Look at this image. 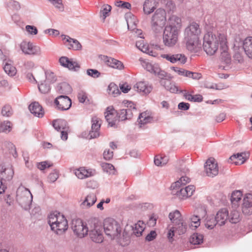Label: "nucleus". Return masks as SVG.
<instances>
[{"mask_svg":"<svg viewBox=\"0 0 252 252\" xmlns=\"http://www.w3.org/2000/svg\"><path fill=\"white\" fill-rule=\"evenodd\" d=\"M204 236L198 233H193L189 238V242L193 245H200L203 243Z\"/></svg>","mask_w":252,"mask_h":252,"instance_id":"nucleus-40","label":"nucleus"},{"mask_svg":"<svg viewBox=\"0 0 252 252\" xmlns=\"http://www.w3.org/2000/svg\"><path fill=\"white\" fill-rule=\"evenodd\" d=\"M20 48L22 52L26 55H39L41 52L39 47L34 46L30 42H22L20 44Z\"/></svg>","mask_w":252,"mask_h":252,"instance_id":"nucleus-12","label":"nucleus"},{"mask_svg":"<svg viewBox=\"0 0 252 252\" xmlns=\"http://www.w3.org/2000/svg\"><path fill=\"white\" fill-rule=\"evenodd\" d=\"M62 36L63 37V40H65V42L68 43L66 46L69 49H73L74 50H79L81 49L82 45L77 40L64 35H62Z\"/></svg>","mask_w":252,"mask_h":252,"instance_id":"nucleus-24","label":"nucleus"},{"mask_svg":"<svg viewBox=\"0 0 252 252\" xmlns=\"http://www.w3.org/2000/svg\"><path fill=\"white\" fill-rule=\"evenodd\" d=\"M58 177L59 176L58 172L54 170L53 172L51 173L49 175L48 179L50 182L53 183L57 180Z\"/></svg>","mask_w":252,"mask_h":252,"instance_id":"nucleus-60","label":"nucleus"},{"mask_svg":"<svg viewBox=\"0 0 252 252\" xmlns=\"http://www.w3.org/2000/svg\"><path fill=\"white\" fill-rule=\"evenodd\" d=\"M154 74L157 75L158 77L160 79V80H167L166 77H167V73L164 70H161L158 66L156 67Z\"/></svg>","mask_w":252,"mask_h":252,"instance_id":"nucleus-52","label":"nucleus"},{"mask_svg":"<svg viewBox=\"0 0 252 252\" xmlns=\"http://www.w3.org/2000/svg\"><path fill=\"white\" fill-rule=\"evenodd\" d=\"M27 32L32 35H36L38 33L37 29L34 26L27 25L25 27Z\"/></svg>","mask_w":252,"mask_h":252,"instance_id":"nucleus-57","label":"nucleus"},{"mask_svg":"<svg viewBox=\"0 0 252 252\" xmlns=\"http://www.w3.org/2000/svg\"><path fill=\"white\" fill-rule=\"evenodd\" d=\"M101 59L110 67L119 70H122L124 68V65L123 63L114 58L107 56H103Z\"/></svg>","mask_w":252,"mask_h":252,"instance_id":"nucleus-21","label":"nucleus"},{"mask_svg":"<svg viewBox=\"0 0 252 252\" xmlns=\"http://www.w3.org/2000/svg\"><path fill=\"white\" fill-rule=\"evenodd\" d=\"M219 37L220 44L221 60L226 64H228L231 63V57L227 51L228 48L226 36L224 34H220Z\"/></svg>","mask_w":252,"mask_h":252,"instance_id":"nucleus-11","label":"nucleus"},{"mask_svg":"<svg viewBox=\"0 0 252 252\" xmlns=\"http://www.w3.org/2000/svg\"><path fill=\"white\" fill-rule=\"evenodd\" d=\"M103 229L105 234L112 239L120 235L122 231V228L119 223L112 218H107L104 220Z\"/></svg>","mask_w":252,"mask_h":252,"instance_id":"nucleus-7","label":"nucleus"},{"mask_svg":"<svg viewBox=\"0 0 252 252\" xmlns=\"http://www.w3.org/2000/svg\"><path fill=\"white\" fill-rule=\"evenodd\" d=\"M218 224L220 226L225 224V221L228 220V211L226 208H222L220 210L215 217Z\"/></svg>","mask_w":252,"mask_h":252,"instance_id":"nucleus-25","label":"nucleus"},{"mask_svg":"<svg viewBox=\"0 0 252 252\" xmlns=\"http://www.w3.org/2000/svg\"><path fill=\"white\" fill-rule=\"evenodd\" d=\"M71 228L74 234L79 237L83 238L88 234L89 228L81 219H74L72 220Z\"/></svg>","mask_w":252,"mask_h":252,"instance_id":"nucleus-10","label":"nucleus"},{"mask_svg":"<svg viewBox=\"0 0 252 252\" xmlns=\"http://www.w3.org/2000/svg\"><path fill=\"white\" fill-rule=\"evenodd\" d=\"M160 84L163 86L164 88L172 93H177L178 91V87L174 83H172L169 80H162L160 81Z\"/></svg>","mask_w":252,"mask_h":252,"instance_id":"nucleus-33","label":"nucleus"},{"mask_svg":"<svg viewBox=\"0 0 252 252\" xmlns=\"http://www.w3.org/2000/svg\"><path fill=\"white\" fill-rule=\"evenodd\" d=\"M120 89L121 91L126 94L128 93L131 89V87L127 83H120L119 85Z\"/></svg>","mask_w":252,"mask_h":252,"instance_id":"nucleus-59","label":"nucleus"},{"mask_svg":"<svg viewBox=\"0 0 252 252\" xmlns=\"http://www.w3.org/2000/svg\"><path fill=\"white\" fill-rule=\"evenodd\" d=\"M1 113L3 116L8 117L12 115L13 111L10 105H6L2 107Z\"/></svg>","mask_w":252,"mask_h":252,"instance_id":"nucleus-53","label":"nucleus"},{"mask_svg":"<svg viewBox=\"0 0 252 252\" xmlns=\"http://www.w3.org/2000/svg\"><path fill=\"white\" fill-rule=\"evenodd\" d=\"M111 10V6L108 4L103 5V9L101 11V14L103 16V19H105L106 17L109 15V13Z\"/></svg>","mask_w":252,"mask_h":252,"instance_id":"nucleus-56","label":"nucleus"},{"mask_svg":"<svg viewBox=\"0 0 252 252\" xmlns=\"http://www.w3.org/2000/svg\"><path fill=\"white\" fill-rule=\"evenodd\" d=\"M187 77L192 78L193 79L198 80L201 77V74L197 72H193L190 71H188L186 73Z\"/></svg>","mask_w":252,"mask_h":252,"instance_id":"nucleus-58","label":"nucleus"},{"mask_svg":"<svg viewBox=\"0 0 252 252\" xmlns=\"http://www.w3.org/2000/svg\"><path fill=\"white\" fill-rule=\"evenodd\" d=\"M242 196V193L240 190H235L232 193L230 200L235 207L238 206V203L241 200Z\"/></svg>","mask_w":252,"mask_h":252,"instance_id":"nucleus-41","label":"nucleus"},{"mask_svg":"<svg viewBox=\"0 0 252 252\" xmlns=\"http://www.w3.org/2000/svg\"><path fill=\"white\" fill-rule=\"evenodd\" d=\"M96 197L94 193H90L86 197L84 201L81 204V206L83 208L85 206L87 208H88L93 205L96 201Z\"/></svg>","mask_w":252,"mask_h":252,"instance_id":"nucleus-31","label":"nucleus"},{"mask_svg":"<svg viewBox=\"0 0 252 252\" xmlns=\"http://www.w3.org/2000/svg\"><path fill=\"white\" fill-rule=\"evenodd\" d=\"M240 214L239 212L236 210L231 211L228 215V220L232 223H236L239 221Z\"/></svg>","mask_w":252,"mask_h":252,"instance_id":"nucleus-44","label":"nucleus"},{"mask_svg":"<svg viewBox=\"0 0 252 252\" xmlns=\"http://www.w3.org/2000/svg\"><path fill=\"white\" fill-rule=\"evenodd\" d=\"M52 126L58 131H63L64 129L69 130V126L67 122L63 119L54 120L52 122Z\"/></svg>","mask_w":252,"mask_h":252,"instance_id":"nucleus-29","label":"nucleus"},{"mask_svg":"<svg viewBox=\"0 0 252 252\" xmlns=\"http://www.w3.org/2000/svg\"><path fill=\"white\" fill-rule=\"evenodd\" d=\"M167 22L166 12L162 8H158L156 10L151 17V27L155 33L161 32L164 27H165Z\"/></svg>","mask_w":252,"mask_h":252,"instance_id":"nucleus-5","label":"nucleus"},{"mask_svg":"<svg viewBox=\"0 0 252 252\" xmlns=\"http://www.w3.org/2000/svg\"><path fill=\"white\" fill-rule=\"evenodd\" d=\"M219 43H220L219 37L218 38H214L212 34H206L203 38V49L207 55H213L218 49Z\"/></svg>","mask_w":252,"mask_h":252,"instance_id":"nucleus-8","label":"nucleus"},{"mask_svg":"<svg viewBox=\"0 0 252 252\" xmlns=\"http://www.w3.org/2000/svg\"><path fill=\"white\" fill-rule=\"evenodd\" d=\"M145 229V224L142 221H138L132 227L133 234L136 237H140Z\"/></svg>","mask_w":252,"mask_h":252,"instance_id":"nucleus-36","label":"nucleus"},{"mask_svg":"<svg viewBox=\"0 0 252 252\" xmlns=\"http://www.w3.org/2000/svg\"><path fill=\"white\" fill-rule=\"evenodd\" d=\"M99 118L94 117L92 118V128L89 135L90 139L95 138L99 136V129L101 124L99 123Z\"/></svg>","mask_w":252,"mask_h":252,"instance_id":"nucleus-18","label":"nucleus"},{"mask_svg":"<svg viewBox=\"0 0 252 252\" xmlns=\"http://www.w3.org/2000/svg\"><path fill=\"white\" fill-rule=\"evenodd\" d=\"M172 69L175 71V72H177L179 75L186 76V72H188L189 70H187L184 69L176 67H172Z\"/></svg>","mask_w":252,"mask_h":252,"instance_id":"nucleus-64","label":"nucleus"},{"mask_svg":"<svg viewBox=\"0 0 252 252\" xmlns=\"http://www.w3.org/2000/svg\"><path fill=\"white\" fill-rule=\"evenodd\" d=\"M134 87L137 88V91L142 92L145 94H149L153 89L152 85H149L145 82L143 81L136 83Z\"/></svg>","mask_w":252,"mask_h":252,"instance_id":"nucleus-30","label":"nucleus"},{"mask_svg":"<svg viewBox=\"0 0 252 252\" xmlns=\"http://www.w3.org/2000/svg\"><path fill=\"white\" fill-rule=\"evenodd\" d=\"M59 63L62 66L71 71H78L80 68V65L76 61L65 56L60 58Z\"/></svg>","mask_w":252,"mask_h":252,"instance_id":"nucleus-14","label":"nucleus"},{"mask_svg":"<svg viewBox=\"0 0 252 252\" xmlns=\"http://www.w3.org/2000/svg\"><path fill=\"white\" fill-rule=\"evenodd\" d=\"M206 175L210 177H214L218 175L219 169L218 164L214 158H209L204 165Z\"/></svg>","mask_w":252,"mask_h":252,"instance_id":"nucleus-13","label":"nucleus"},{"mask_svg":"<svg viewBox=\"0 0 252 252\" xmlns=\"http://www.w3.org/2000/svg\"><path fill=\"white\" fill-rule=\"evenodd\" d=\"M13 174L14 171L11 168L0 166V194L4 192L6 188V182L12 179Z\"/></svg>","mask_w":252,"mask_h":252,"instance_id":"nucleus-9","label":"nucleus"},{"mask_svg":"<svg viewBox=\"0 0 252 252\" xmlns=\"http://www.w3.org/2000/svg\"><path fill=\"white\" fill-rule=\"evenodd\" d=\"M101 167L104 172H106L109 174H115V169L112 164L104 162L101 164Z\"/></svg>","mask_w":252,"mask_h":252,"instance_id":"nucleus-46","label":"nucleus"},{"mask_svg":"<svg viewBox=\"0 0 252 252\" xmlns=\"http://www.w3.org/2000/svg\"><path fill=\"white\" fill-rule=\"evenodd\" d=\"M242 212L247 215L252 214V194H246L244 198Z\"/></svg>","mask_w":252,"mask_h":252,"instance_id":"nucleus-19","label":"nucleus"},{"mask_svg":"<svg viewBox=\"0 0 252 252\" xmlns=\"http://www.w3.org/2000/svg\"><path fill=\"white\" fill-rule=\"evenodd\" d=\"M29 109L32 114L38 118H42L44 116V112L42 107L37 102L31 104Z\"/></svg>","mask_w":252,"mask_h":252,"instance_id":"nucleus-26","label":"nucleus"},{"mask_svg":"<svg viewBox=\"0 0 252 252\" xmlns=\"http://www.w3.org/2000/svg\"><path fill=\"white\" fill-rule=\"evenodd\" d=\"M75 174L76 176L80 179L88 178L93 175L91 171L85 169L84 167H81L77 170Z\"/></svg>","mask_w":252,"mask_h":252,"instance_id":"nucleus-38","label":"nucleus"},{"mask_svg":"<svg viewBox=\"0 0 252 252\" xmlns=\"http://www.w3.org/2000/svg\"><path fill=\"white\" fill-rule=\"evenodd\" d=\"M56 90L59 94H68L72 91L71 86L66 82L59 84L57 86Z\"/></svg>","mask_w":252,"mask_h":252,"instance_id":"nucleus-35","label":"nucleus"},{"mask_svg":"<svg viewBox=\"0 0 252 252\" xmlns=\"http://www.w3.org/2000/svg\"><path fill=\"white\" fill-rule=\"evenodd\" d=\"M157 236V233L155 230H152L151 232L146 236L145 239L147 241H151L156 238Z\"/></svg>","mask_w":252,"mask_h":252,"instance_id":"nucleus-63","label":"nucleus"},{"mask_svg":"<svg viewBox=\"0 0 252 252\" xmlns=\"http://www.w3.org/2000/svg\"><path fill=\"white\" fill-rule=\"evenodd\" d=\"M3 69L5 73L10 76H13L16 73V68L11 63L8 62L5 63Z\"/></svg>","mask_w":252,"mask_h":252,"instance_id":"nucleus-42","label":"nucleus"},{"mask_svg":"<svg viewBox=\"0 0 252 252\" xmlns=\"http://www.w3.org/2000/svg\"><path fill=\"white\" fill-rule=\"evenodd\" d=\"M100 228V226L96 225L95 223H94V228H90L89 229L90 238L94 242L101 243L103 241V237L102 230Z\"/></svg>","mask_w":252,"mask_h":252,"instance_id":"nucleus-16","label":"nucleus"},{"mask_svg":"<svg viewBox=\"0 0 252 252\" xmlns=\"http://www.w3.org/2000/svg\"><path fill=\"white\" fill-rule=\"evenodd\" d=\"M144 67L147 69V71L153 72L154 73V71L156 69V67L158 66H153L151 63H144V64L143 65Z\"/></svg>","mask_w":252,"mask_h":252,"instance_id":"nucleus-62","label":"nucleus"},{"mask_svg":"<svg viewBox=\"0 0 252 252\" xmlns=\"http://www.w3.org/2000/svg\"><path fill=\"white\" fill-rule=\"evenodd\" d=\"M218 224V222L214 216H211L206 219L205 225L206 228L212 229Z\"/></svg>","mask_w":252,"mask_h":252,"instance_id":"nucleus-43","label":"nucleus"},{"mask_svg":"<svg viewBox=\"0 0 252 252\" xmlns=\"http://www.w3.org/2000/svg\"><path fill=\"white\" fill-rule=\"evenodd\" d=\"M109 94H112L114 96H116L121 94V92L118 87L114 83H111L108 86Z\"/></svg>","mask_w":252,"mask_h":252,"instance_id":"nucleus-45","label":"nucleus"},{"mask_svg":"<svg viewBox=\"0 0 252 252\" xmlns=\"http://www.w3.org/2000/svg\"><path fill=\"white\" fill-rule=\"evenodd\" d=\"M182 26L181 19L176 15L171 16L163 34V42L166 46L173 47L177 42Z\"/></svg>","mask_w":252,"mask_h":252,"instance_id":"nucleus-1","label":"nucleus"},{"mask_svg":"<svg viewBox=\"0 0 252 252\" xmlns=\"http://www.w3.org/2000/svg\"><path fill=\"white\" fill-rule=\"evenodd\" d=\"M52 163H49L47 161L38 162L36 164V167L40 170H43L46 168H49L52 166Z\"/></svg>","mask_w":252,"mask_h":252,"instance_id":"nucleus-55","label":"nucleus"},{"mask_svg":"<svg viewBox=\"0 0 252 252\" xmlns=\"http://www.w3.org/2000/svg\"><path fill=\"white\" fill-rule=\"evenodd\" d=\"M184 96L187 100L192 102H200L203 100V97L200 94L192 95L190 94H186Z\"/></svg>","mask_w":252,"mask_h":252,"instance_id":"nucleus-47","label":"nucleus"},{"mask_svg":"<svg viewBox=\"0 0 252 252\" xmlns=\"http://www.w3.org/2000/svg\"><path fill=\"white\" fill-rule=\"evenodd\" d=\"M173 228L179 235L184 234L187 229V225L183 221L173 224Z\"/></svg>","mask_w":252,"mask_h":252,"instance_id":"nucleus-39","label":"nucleus"},{"mask_svg":"<svg viewBox=\"0 0 252 252\" xmlns=\"http://www.w3.org/2000/svg\"><path fill=\"white\" fill-rule=\"evenodd\" d=\"M45 74L46 76V80L45 81L49 84L54 83L57 81V77L56 75L51 71H46Z\"/></svg>","mask_w":252,"mask_h":252,"instance_id":"nucleus-49","label":"nucleus"},{"mask_svg":"<svg viewBox=\"0 0 252 252\" xmlns=\"http://www.w3.org/2000/svg\"><path fill=\"white\" fill-rule=\"evenodd\" d=\"M11 130L10 122L0 121V132H8Z\"/></svg>","mask_w":252,"mask_h":252,"instance_id":"nucleus-50","label":"nucleus"},{"mask_svg":"<svg viewBox=\"0 0 252 252\" xmlns=\"http://www.w3.org/2000/svg\"><path fill=\"white\" fill-rule=\"evenodd\" d=\"M200 33L199 25L195 22L190 24L185 30L184 42L187 49L192 53H197L200 48L201 43H199Z\"/></svg>","mask_w":252,"mask_h":252,"instance_id":"nucleus-2","label":"nucleus"},{"mask_svg":"<svg viewBox=\"0 0 252 252\" xmlns=\"http://www.w3.org/2000/svg\"><path fill=\"white\" fill-rule=\"evenodd\" d=\"M55 104L58 109L63 111L67 110L71 106V100L67 96L61 95L56 98Z\"/></svg>","mask_w":252,"mask_h":252,"instance_id":"nucleus-15","label":"nucleus"},{"mask_svg":"<svg viewBox=\"0 0 252 252\" xmlns=\"http://www.w3.org/2000/svg\"><path fill=\"white\" fill-rule=\"evenodd\" d=\"M190 182V179L187 176H182L180 179L171 186L172 194L176 195L179 198L184 199L191 196L195 191V188L193 185L186 187L184 186Z\"/></svg>","mask_w":252,"mask_h":252,"instance_id":"nucleus-3","label":"nucleus"},{"mask_svg":"<svg viewBox=\"0 0 252 252\" xmlns=\"http://www.w3.org/2000/svg\"><path fill=\"white\" fill-rule=\"evenodd\" d=\"M161 57L173 63L179 62L181 63L184 64L187 61V58L185 55L182 54H177L174 55L170 54H162Z\"/></svg>","mask_w":252,"mask_h":252,"instance_id":"nucleus-20","label":"nucleus"},{"mask_svg":"<svg viewBox=\"0 0 252 252\" xmlns=\"http://www.w3.org/2000/svg\"><path fill=\"white\" fill-rule=\"evenodd\" d=\"M116 116L119 121H125L130 119L133 116L132 112L130 109H122L116 111Z\"/></svg>","mask_w":252,"mask_h":252,"instance_id":"nucleus-28","label":"nucleus"},{"mask_svg":"<svg viewBox=\"0 0 252 252\" xmlns=\"http://www.w3.org/2000/svg\"><path fill=\"white\" fill-rule=\"evenodd\" d=\"M105 114V118L108 123V126L111 127H115L117 119L115 117V115H116V113L113 107H108Z\"/></svg>","mask_w":252,"mask_h":252,"instance_id":"nucleus-22","label":"nucleus"},{"mask_svg":"<svg viewBox=\"0 0 252 252\" xmlns=\"http://www.w3.org/2000/svg\"><path fill=\"white\" fill-rule=\"evenodd\" d=\"M156 8L155 0H146L145 1L143 4V11L145 14H151Z\"/></svg>","mask_w":252,"mask_h":252,"instance_id":"nucleus-34","label":"nucleus"},{"mask_svg":"<svg viewBox=\"0 0 252 252\" xmlns=\"http://www.w3.org/2000/svg\"><path fill=\"white\" fill-rule=\"evenodd\" d=\"M207 214L206 210L202 207L197 208L194 212V214L190 218L191 222L194 224V227H197L200 224V220L204 218Z\"/></svg>","mask_w":252,"mask_h":252,"instance_id":"nucleus-17","label":"nucleus"},{"mask_svg":"<svg viewBox=\"0 0 252 252\" xmlns=\"http://www.w3.org/2000/svg\"><path fill=\"white\" fill-rule=\"evenodd\" d=\"M86 72L88 75L94 78H98L100 76V73L94 69H88Z\"/></svg>","mask_w":252,"mask_h":252,"instance_id":"nucleus-54","label":"nucleus"},{"mask_svg":"<svg viewBox=\"0 0 252 252\" xmlns=\"http://www.w3.org/2000/svg\"><path fill=\"white\" fill-rule=\"evenodd\" d=\"M16 200L25 210L30 209L32 201V195L30 191L24 187H20L17 191Z\"/></svg>","mask_w":252,"mask_h":252,"instance_id":"nucleus-6","label":"nucleus"},{"mask_svg":"<svg viewBox=\"0 0 252 252\" xmlns=\"http://www.w3.org/2000/svg\"><path fill=\"white\" fill-rule=\"evenodd\" d=\"M168 217L173 224L183 221L181 214L178 210L170 213Z\"/></svg>","mask_w":252,"mask_h":252,"instance_id":"nucleus-37","label":"nucleus"},{"mask_svg":"<svg viewBox=\"0 0 252 252\" xmlns=\"http://www.w3.org/2000/svg\"><path fill=\"white\" fill-rule=\"evenodd\" d=\"M48 221L52 230L58 235L63 234L68 228L67 220L59 212H55L50 214Z\"/></svg>","mask_w":252,"mask_h":252,"instance_id":"nucleus-4","label":"nucleus"},{"mask_svg":"<svg viewBox=\"0 0 252 252\" xmlns=\"http://www.w3.org/2000/svg\"><path fill=\"white\" fill-rule=\"evenodd\" d=\"M152 122H153V117L147 111L140 113L137 120L140 127Z\"/></svg>","mask_w":252,"mask_h":252,"instance_id":"nucleus-27","label":"nucleus"},{"mask_svg":"<svg viewBox=\"0 0 252 252\" xmlns=\"http://www.w3.org/2000/svg\"><path fill=\"white\" fill-rule=\"evenodd\" d=\"M249 152H242L231 156L229 159L232 161L235 165L242 164L248 158Z\"/></svg>","mask_w":252,"mask_h":252,"instance_id":"nucleus-23","label":"nucleus"},{"mask_svg":"<svg viewBox=\"0 0 252 252\" xmlns=\"http://www.w3.org/2000/svg\"><path fill=\"white\" fill-rule=\"evenodd\" d=\"M38 89L39 91L42 94H47L50 92L51 90V87L50 84L47 82L44 81V83H41L40 85H38Z\"/></svg>","mask_w":252,"mask_h":252,"instance_id":"nucleus-48","label":"nucleus"},{"mask_svg":"<svg viewBox=\"0 0 252 252\" xmlns=\"http://www.w3.org/2000/svg\"><path fill=\"white\" fill-rule=\"evenodd\" d=\"M243 49L246 54L252 58V37H247L243 42Z\"/></svg>","mask_w":252,"mask_h":252,"instance_id":"nucleus-32","label":"nucleus"},{"mask_svg":"<svg viewBox=\"0 0 252 252\" xmlns=\"http://www.w3.org/2000/svg\"><path fill=\"white\" fill-rule=\"evenodd\" d=\"M103 158L105 160H109L113 157V152L110 151L109 149L106 150L103 152Z\"/></svg>","mask_w":252,"mask_h":252,"instance_id":"nucleus-61","label":"nucleus"},{"mask_svg":"<svg viewBox=\"0 0 252 252\" xmlns=\"http://www.w3.org/2000/svg\"><path fill=\"white\" fill-rule=\"evenodd\" d=\"M77 97L80 103H89V100L88 99L87 94L85 92L80 91L78 93Z\"/></svg>","mask_w":252,"mask_h":252,"instance_id":"nucleus-51","label":"nucleus"}]
</instances>
